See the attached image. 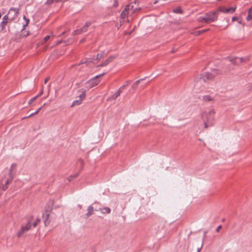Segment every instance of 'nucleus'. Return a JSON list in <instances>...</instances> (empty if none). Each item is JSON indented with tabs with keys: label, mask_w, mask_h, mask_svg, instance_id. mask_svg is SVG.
<instances>
[{
	"label": "nucleus",
	"mask_w": 252,
	"mask_h": 252,
	"mask_svg": "<svg viewBox=\"0 0 252 252\" xmlns=\"http://www.w3.org/2000/svg\"><path fill=\"white\" fill-rule=\"evenodd\" d=\"M123 91L119 88V90H118V91L117 92L118 93H119V94L120 95V94H121V93L123 92Z\"/></svg>",
	"instance_id": "obj_38"
},
{
	"label": "nucleus",
	"mask_w": 252,
	"mask_h": 252,
	"mask_svg": "<svg viewBox=\"0 0 252 252\" xmlns=\"http://www.w3.org/2000/svg\"><path fill=\"white\" fill-rule=\"evenodd\" d=\"M50 210H46L45 213L43 214V218L44 219V223L45 226H47L50 222V220H49V215Z\"/></svg>",
	"instance_id": "obj_10"
},
{
	"label": "nucleus",
	"mask_w": 252,
	"mask_h": 252,
	"mask_svg": "<svg viewBox=\"0 0 252 252\" xmlns=\"http://www.w3.org/2000/svg\"><path fill=\"white\" fill-rule=\"evenodd\" d=\"M157 1H155L154 3H157Z\"/></svg>",
	"instance_id": "obj_54"
},
{
	"label": "nucleus",
	"mask_w": 252,
	"mask_h": 252,
	"mask_svg": "<svg viewBox=\"0 0 252 252\" xmlns=\"http://www.w3.org/2000/svg\"><path fill=\"white\" fill-rule=\"evenodd\" d=\"M14 12H12V13L10 15H8L9 16V17H12V16L14 15Z\"/></svg>",
	"instance_id": "obj_44"
},
{
	"label": "nucleus",
	"mask_w": 252,
	"mask_h": 252,
	"mask_svg": "<svg viewBox=\"0 0 252 252\" xmlns=\"http://www.w3.org/2000/svg\"><path fill=\"white\" fill-rule=\"evenodd\" d=\"M19 12V9L17 8L12 7L9 9L8 13L3 17L2 20L0 23V27L2 31L5 30V27L9 21L14 20Z\"/></svg>",
	"instance_id": "obj_1"
},
{
	"label": "nucleus",
	"mask_w": 252,
	"mask_h": 252,
	"mask_svg": "<svg viewBox=\"0 0 252 252\" xmlns=\"http://www.w3.org/2000/svg\"><path fill=\"white\" fill-rule=\"evenodd\" d=\"M129 83V81H127L125 85H126V86H127V85H128Z\"/></svg>",
	"instance_id": "obj_46"
},
{
	"label": "nucleus",
	"mask_w": 252,
	"mask_h": 252,
	"mask_svg": "<svg viewBox=\"0 0 252 252\" xmlns=\"http://www.w3.org/2000/svg\"><path fill=\"white\" fill-rule=\"evenodd\" d=\"M118 1L117 0H113V6L114 7H116L118 6Z\"/></svg>",
	"instance_id": "obj_27"
},
{
	"label": "nucleus",
	"mask_w": 252,
	"mask_h": 252,
	"mask_svg": "<svg viewBox=\"0 0 252 252\" xmlns=\"http://www.w3.org/2000/svg\"><path fill=\"white\" fill-rule=\"evenodd\" d=\"M105 74V73L100 74L99 75L95 76L94 77L91 79L86 82V85H88L87 87L88 89L91 88L95 86H96L98 84V81L96 80V79L102 76Z\"/></svg>",
	"instance_id": "obj_5"
},
{
	"label": "nucleus",
	"mask_w": 252,
	"mask_h": 252,
	"mask_svg": "<svg viewBox=\"0 0 252 252\" xmlns=\"http://www.w3.org/2000/svg\"><path fill=\"white\" fill-rule=\"evenodd\" d=\"M88 212L86 214L87 218L89 217L93 214L94 208L92 206H89L87 209Z\"/></svg>",
	"instance_id": "obj_16"
},
{
	"label": "nucleus",
	"mask_w": 252,
	"mask_h": 252,
	"mask_svg": "<svg viewBox=\"0 0 252 252\" xmlns=\"http://www.w3.org/2000/svg\"><path fill=\"white\" fill-rule=\"evenodd\" d=\"M48 80H49V78H47L45 80V81H44V83H45V84L47 83V81H48Z\"/></svg>",
	"instance_id": "obj_43"
},
{
	"label": "nucleus",
	"mask_w": 252,
	"mask_h": 252,
	"mask_svg": "<svg viewBox=\"0 0 252 252\" xmlns=\"http://www.w3.org/2000/svg\"><path fill=\"white\" fill-rule=\"evenodd\" d=\"M126 85H123L122 86H121L120 88L123 91L124 90V89L126 88Z\"/></svg>",
	"instance_id": "obj_42"
},
{
	"label": "nucleus",
	"mask_w": 252,
	"mask_h": 252,
	"mask_svg": "<svg viewBox=\"0 0 252 252\" xmlns=\"http://www.w3.org/2000/svg\"><path fill=\"white\" fill-rule=\"evenodd\" d=\"M236 7H232L229 8H225L224 7H220L219 9V11L223 12V13H233L236 9Z\"/></svg>",
	"instance_id": "obj_11"
},
{
	"label": "nucleus",
	"mask_w": 252,
	"mask_h": 252,
	"mask_svg": "<svg viewBox=\"0 0 252 252\" xmlns=\"http://www.w3.org/2000/svg\"><path fill=\"white\" fill-rule=\"evenodd\" d=\"M85 40V39H83L81 40V42H83Z\"/></svg>",
	"instance_id": "obj_50"
},
{
	"label": "nucleus",
	"mask_w": 252,
	"mask_h": 252,
	"mask_svg": "<svg viewBox=\"0 0 252 252\" xmlns=\"http://www.w3.org/2000/svg\"><path fill=\"white\" fill-rule=\"evenodd\" d=\"M221 228V225H219L217 227V228H216V231L217 232H219L220 230V229Z\"/></svg>",
	"instance_id": "obj_36"
},
{
	"label": "nucleus",
	"mask_w": 252,
	"mask_h": 252,
	"mask_svg": "<svg viewBox=\"0 0 252 252\" xmlns=\"http://www.w3.org/2000/svg\"><path fill=\"white\" fill-rule=\"evenodd\" d=\"M114 58V57L113 56L110 57L105 62H104L102 63H101L100 64L98 65V67H103V66H106L113 60Z\"/></svg>",
	"instance_id": "obj_13"
},
{
	"label": "nucleus",
	"mask_w": 252,
	"mask_h": 252,
	"mask_svg": "<svg viewBox=\"0 0 252 252\" xmlns=\"http://www.w3.org/2000/svg\"><path fill=\"white\" fill-rule=\"evenodd\" d=\"M32 226V224L31 221L29 220L26 226H22L21 230L17 233V237H20L22 236L23 233L31 229Z\"/></svg>",
	"instance_id": "obj_7"
},
{
	"label": "nucleus",
	"mask_w": 252,
	"mask_h": 252,
	"mask_svg": "<svg viewBox=\"0 0 252 252\" xmlns=\"http://www.w3.org/2000/svg\"><path fill=\"white\" fill-rule=\"evenodd\" d=\"M78 176V174H75L72 175H71V176L68 178V180H69V181H70L71 180V179H72V178H76Z\"/></svg>",
	"instance_id": "obj_26"
},
{
	"label": "nucleus",
	"mask_w": 252,
	"mask_h": 252,
	"mask_svg": "<svg viewBox=\"0 0 252 252\" xmlns=\"http://www.w3.org/2000/svg\"><path fill=\"white\" fill-rule=\"evenodd\" d=\"M140 7H135L134 9L133 10V13L136 12L140 10Z\"/></svg>",
	"instance_id": "obj_31"
},
{
	"label": "nucleus",
	"mask_w": 252,
	"mask_h": 252,
	"mask_svg": "<svg viewBox=\"0 0 252 252\" xmlns=\"http://www.w3.org/2000/svg\"><path fill=\"white\" fill-rule=\"evenodd\" d=\"M137 2V1L135 0H134V1L133 2V3L136 4Z\"/></svg>",
	"instance_id": "obj_48"
},
{
	"label": "nucleus",
	"mask_w": 252,
	"mask_h": 252,
	"mask_svg": "<svg viewBox=\"0 0 252 252\" xmlns=\"http://www.w3.org/2000/svg\"><path fill=\"white\" fill-rule=\"evenodd\" d=\"M98 211L102 214H109L111 212V209L109 207H106L99 209Z\"/></svg>",
	"instance_id": "obj_15"
},
{
	"label": "nucleus",
	"mask_w": 252,
	"mask_h": 252,
	"mask_svg": "<svg viewBox=\"0 0 252 252\" xmlns=\"http://www.w3.org/2000/svg\"><path fill=\"white\" fill-rule=\"evenodd\" d=\"M173 12L176 13H182L183 12V11L180 7H178L174 9Z\"/></svg>",
	"instance_id": "obj_23"
},
{
	"label": "nucleus",
	"mask_w": 252,
	"mask_h": 252,
	"mask_svg": "<svg viewBox=\"0 0 252 252\" xmlns=\"http://www.w3.org/2000/svg\"><path fill=\"white\" fill-rule=\"evenodd\" d=\"M171 52H172V53H175V52H176V50H174V49H173L172 50Z\"/></svg>",
	"instance_id": "obj_45"
},
{
	"label": "nucleus",
	"mask_w": 252,
	"mask_h": 252,
	"mask_svg": "<svg viewBox=\"0 0 252 252\" xmlns=\"http://www.w3.org/2000/svg\"><path fill=\"white\" fill-rule=\"evenodd\" d=\"M120 95V94H119V93H118L117 92H116L115 94H114L112 95L111 96L109 97L108 98H107V101H109V100H115Z\"/></svg>",
	"instance_id": "obj_19"
},
{
	"label": "nucleus",
	"mask_w": 252,
	"mask_h": 252,
	"mask_svg": "<svg viewBox=\"0 0 252 252\" xmlns=\"http://www.w3.org/2000/svg\"><path fill=\"white\" fill-rule=\"evenodd\" d=\"M249 60V58L235 57L229 59V61L234 64H239Z\"/></svg>",
	"instance_id": "obj_8"
},
{
	"label": "nucleus",
	"mask_w": 252,
	"mask_h": 252,
	"mask_svg": "<svg viewBox=\"0 0 252 252\" xmlns=\"http://www.w3.org/2000/svg\"><path fill=\"white\" fill-rule=\"evenodd\" d=\"M167 115H165V116L163 117V119H165V118H166V117H167Z\"/></svg>",
	"instance_id": "obj_51"
},
{
	"label": "nucleus",
	"mask_w": 252,
	"mask_h": 252,
	"mask_svg": "<svg viewBox=\"0 0 252 252\" xmlns=\"http://www.w3.org/2000/svg\"><path fill=\"white\" fill-rule=\"evenodd\" d=\"M126 22H127V23H128V22H129V20H126Z\"/></svg>",
	"instance_id": "obj_52"
},
{
	"label": "nucleus",
	"mask_w": 252,
	"mask_h": 252,
	"mask_svg": "<svg viewBox=\"0 0 252 252\" xmlns=\"http://www.w3.org/2000/svg\"><path fill=\"white\" fill-rule=\"evenodd\" d=\"M86 98V91H83L82 92L81 94H80L77 97L76 100H75L71 105V107H73L76 105H80L83 99Z\"/></svg>",
	"instance_id": "obj_6"
},
{
	"label": "nucleus",
	"mask_w": 252,
	"mask_h": 252,
	"mask_svg": "<svg viewBox=\"0 0 252 252\" xmlns=\"http://www.w3.org/2000/svg\"><path fill=\"white\" fill-rule=\"evenodd\" d=\"M218 18V12L212 11L205 14L203 16L198 18L199 22L201 23H209L216 21Z\"/></svg>",
	"instance_id": "obj_3"
},
{
	"label": "nucleus",
	"mask_w": 252,
	"mask_h": 252,
	"mask_svg": "<svg viewBox=\"0 0 252 252\" xmlns=\"http://www.w3.org/2000/svg\"><path fill=\"white\" fill-rule=\"evenodd\" d=\"M43 90H41V91L40 92H39V94H37L36 96H38V97L41 95L42 94H43Z\"/></svg>",
	"instance_id": "obj_40"
},
{
	"label": "nucleus",
	"mask_w": 252,
	"mask_h": 252,
	"mask_svg": "<svg viewBox=\"0 0 252 252\" xmlns=\"http://www.w3.org/2000/svg\"><path fill=\"white\" fill-rule=\"evenodd\" d=\"M232 21H237L239 23H241V21L239 20V18L238 17H233L232 18Z\"/></svg>",
	"instance_id": "obj_30"
},
{
	"label": "nucleus",
	"mask_w": 252,
	"mask_h": 252,
	"mask_svg": "<svg viewBox=\"0 0 252 252\" xmlns=\"http://www.w3.org/2000/svg\"><path fill=\"white\" fill-rule=\"evenodd\" d=\"M24 19H26V21H27V23H26V25L28 24L29 21V19H26V17H25V16H24ZM24 26L25 27V25H24Z\"/></svg>",
	"instance_id": "obj_39"
},
{
	"label": "nucleus",
	"mask_w": 252,
	"mask_h": 252,
	"mask_svg": "<svg viewBox=\"0 0 252 252\" xmlns=\"http://www.w3.org/2000/svg\"><path fill=\"white\" fill-rule=\"evenodd\" d=\"M42 107H41L38 109L37 111H38V112L42 109Z\"/></svg>",
	"instance_id": "obj_47"
},
{
	"label": "nucleus",
	"mask_w": 252,
	"mask_h": 252,
	"mask_svg": "<svg viewBox=\"0 0 252 252\" xmlns=\"http://www.w3.org/2000/svg\"><path fill=\"white\" fill-rule=\"evenodd\" d=\"M93 61H92L91 59H88L85 62V63H91V62H92Z\"/></svg>",
	"instance_id": "obj_37"
},
{
	"label": "nucleus",
	"mask_w": 252,
	"mask_h": 252,
	"mask_svg": "<svg viewBox=\"0 0 252 252\" xmlns=\"http://www.w3.org/2000/svg\"><path fill=\"white\" fill-rule=\"evenodd\" d=\"M218 73V71L216 69L213 70L211 72H205L201 75L200 79L202 80L203 82H206L208 80L213 79Z\"/></svg>",
	"instance_id": "obj_4"
},
{
	"label": "nucleus",
	"mask_w": 252,
	"mask_h": 252,
	"mask_svg": "<svg viewBox=\"0 0 252 252\" xmlns=\"http://www.w3.org/2000/svg\"><path fill=\"white\" fill-rule=\"evenodd\" d=\"M40 220L39 219H37L33 223L32 226L33 227H35L37 224L40 222Z\"/></svg>",
	"instance_id": "obj_24"
},
{
	"label": "nucleus",
	"mask_w": 252,
	"mask_h": 252,
	"mask_svg": "<svg viewBox=\"0 0 252 252\" xmlns=\"http://www.w3.org/2000/svg\"><path fill=\"white\" fill-rule=\"evenodd\" d=\"M125 8L128 10V11H129V10H132V11L133 12V10L134 9V5H133V2L129 4L126 5Z\"/></svg>",
	"instance_id": "obj_20"
},
{
	"label": "nucleus",
	"mask_w": 252,
	"mask_h": 252,
	"mask_svg": "<svg viewBox=\"0 0 252 252\" xmlns=\"http://www.w3.org/2000/svg\"><path fill=\"white\" fill-rule=\"evenodd\" d=\"M37 98H38V96H34V97H32V98H31V99L29 100V102H28L29 104H32V103L33 102H34V101H35V100Z\"/></svg>",
	"instance_id": "obj_25"
},
{
	"label": "nucleus",
	"mask_w": 252,
	"mask_h": 252,
	"mask_svg": "<svg viewBox=\"0 0 252 252\" xmlns=\"http://www.w3.org/2000/svg\"><path fill=\"white\" fill-rule=\"evenodd\" d=\"M224 220H224V219H222V221H224Z\"/></svg>",
	"instance_id": "obj_53"
},
{
	"label": "nucleus",
	"mask_w": 252,
	"mask_h": 252,
	"mask_svg": "<svg viewBox=\"0 0 252 252\" xmlns=\"http://www.w3.org/2000/svg\"><path fill=\"white\" fill-rule=\"evenodd\" d=\"M145 80V78L140 79H139V80H137V81L135 82V83L138 85V84L140 82V81H142V80Z\"/></svg>",
	"instance_id": "obj_34"
},
{
	"label": "nucleus",
	"mask_w": 252,
	"mask_h": 252,
	"mask_svg": "<svg viewBox=\"0 0 252 252\" xmlns=\"http://www.w3.org/2000/svg\"><path fill=\"white\" fill-rule=\"evenodd\" d=\"M11 180H12V179L10 178V179H3L2 180H1V184H4L2 186V189L3 190H5L7 189L8 188V185L9 184L10 182H11Z\"/></svg>",
	"instance_id": "obj_12"
},
{
	"label": "nucleus",
	"mask_w": 252,
	"mask_h": 252,
	"mask_svg": "<svg viewBox=\"0 0 252 252\" xmlns=\"http://www.w3.org/2000/svg\"><path fill=\"white\" fill-rule=\"evenodd\" d=\"M78 163L80 164L81 166H82L83 161L82 159H79L78 161Z\"/></svg>",
	"instance_id": "obj_35"
},
{
	"label": "nucleus",
	"mask_w": 252,
	"mask_h": 252,
	"mask_svg": "<svg viewBox=\"0 0 252 252\" xmlns=\"http://www.w3.org/2000/svg\"><path fill=\"white\" fill-rule=\"evenodd\" d=\"M247 21H251L252 22V7L248 10V15L246 18Z\"/></svg>",
	"instance_id": "obj_17"
},
{
	"label": "nucleus",
	"mask_w": 252,
	"mask_h": 252,
	"mask_svg": "<svg viewBox=\"0 0 252 252\" xmlns=\"http://www.w3.org/2000/svg\"><path fill=\"white\" fill-rule=\"evenodd\" d=\"M126 85H123L122 86H121L120 88L123 91L124 90V89L126 88Z\"/></svg>",
	"instance_id": "obj_41"
},
{
	"label": "nucleus",
	"mask_w": 252,
	"mask_h": 252,
	"mask_svg": "<svg viewBox=\"0 0 252 252\" xmlns=\"http://www.w3.org/2000/svg\"><path fill=\"white\" fill-rule=\"evenodd\" d=\"M38 113V111H36L35 112L30 114V115H29L28 116H27L26 117L24 118V119L25 118H30L32 116H33V115H34L35 114H36Z\"/></svg>",
	"instance_id": "obj_28"
},
{
	"label": "nucleus",
	"mask_w": 252,
	"mask_h": 252,
	"mask_svg": "<svg viewBox=\"0 0 252 252\" xmlns=\"http://www.w3.org/2000/svg\"><path fill=\"white\" fill-rule=\"evenodd\" d=\"M91 25V22H87L82 28L74 31V34L77 35L87 32V28Z\"/></svg>",
	"instance_id": "obj_9"
},
{
	"label": "nucleus",
	"mask_w": 252,
	"mask_h": 252,
	"mask_svg": "<svg viewBox=\"0 0 252 252\" xmlns=\"http://www.w3.org/2000/svg\"><path fill=\"white\" fill-rule=\"evenodd\" d=\"M206 232H205L204 233V235H203V240L202 241V243H201V246L200 248H197V252H200V250H201L202 248V246H203V245L204 244V240H205V236H206Z\"/></svg>",
	"instance_id": "obj_22"
},
{
	"label": "nucleus",
	"mask_w": 252,
	"mask_h": 252,
	"mask_svg": "<svg viewBox=\"0 0 252 252\" xmlns=\"http://www.w3.org/2000/svg\"><path fill=\"white\" fill-rule=\"evenodd\" d=\"M202 99L204 102H210L214 101V98L209 95H205L202 96Z\"/></svg>",
	"instance_id": "obj_14"
},
{
	"label": "nucleus",
	"mask_w": 252,
	"mask_h": 252,
	"mask_svg": "<svg viewBox=\"0 0 252 252\" xmlns=\"http://www.w3.org/2000/svg\"><path fill=\"white\" fill-rule=\"evenodd\" d=\"M129 12L128 10L125 8L124 10L121 12L120 17L121 19H124L126 16L128 15Z\"/></svg>",
	"instance_id": "obj_18"
},
{
	"label": "nucleus",
	"mask_w": 252,
	"mask_h": 252,
	"mask_svg": "<svg viewBox=\"0 0 252 252\" xmlns=\"http://www.w3.org/2000/svg\"><path fill=\"white\" fill-rule=\"evenodd\" d=\"M215 111L213 109H210L202 113V118L205 128H208L213 125L215 119Z\"/></svg>",
	"instance_id": "obj_2"
},
{
	"label": "nucleus",
	"mask_w": 252,
	"mask_h": 252,
	"mask_svg": "<svg viewBox=\"0 0 252 252\" xmlns=\"http://www.w3.org/2000/svg\"><path fill=\"white\" fill-rule=\"evenodd\" d=\"M105 54L104 52L101 53L100 54H98L96 56L95 60H100L101 59L103 58Z\"/></svg>",
	"instance_id": "obj_21"
},
{
	"label": "nucleus",
	"mask_w": 252,
	"mask_h": 252,
	"mask_svg": "<svg viewBox=\"0 0 252 252\" xmlns=\"http://www.w3.org/2000/svg\"><path fill=\"white\" fill-rule=\"evenodd\" d=\"M15 166V165L14 164H12L11 165V168H12L13 167H14Z\"/></svg>",
	"instance_id": "obj_49"
},
{
	"label": "nucleus",
	"mask_w": 252,
	"mask_h": 252,
	"mask_svg": "<svg viewBox=\"0 0 252 252\" xmlns=\"http://www.w3.org/2000/svg\"><path fill=\"white\" fill-rule=\"evenodd\" d=\"M208 30V29H206V30H202V31H199L198 32V34H200L201 33H203V32L207 31Z\"/></svg>",
	"instance_id": "obj_33"
},
{
	"label": "nucleus",
	"mask_w": 252,
	"mask_h": 252,
	"mask_svg": "<svg viewBox=\"0 0 252 252\" xmlns=\"http://www.w3.org/2000/svg\"><path fill=\"white\" fill-rule=\"evenodd\" d=\"M50 35H47L46 36H45L44 38V40H43V43H45L46 41H48V40L50 38Z\"/></svg>",
	"instance_id": "obj_29"
},
{
	"label": "nucleus",
	"mask_w": 252,
	"mask_h": 252,
	"mask_svg": "<svg viewBox=\"0 0 252 252\" xmlns=\"http://www.w3.org/2000/svg\"><path fill=\"white\" fill-rule=\"evenodd\" d=\"M137 86H138L137 84L134 83V84H133V85L132 86V88L134 90H135L137 88Z\"/></svg>",
	"instance_id": "obj_32"
}]
</instances>
